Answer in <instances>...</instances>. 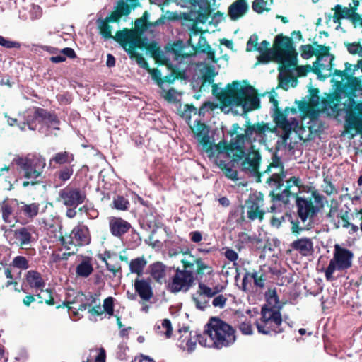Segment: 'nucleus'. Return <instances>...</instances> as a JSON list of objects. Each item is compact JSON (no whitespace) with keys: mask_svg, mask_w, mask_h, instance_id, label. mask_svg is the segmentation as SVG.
Returning a JSON list of instances; mask_svg holds the SVG:
<instances>
[{"mask_svg":"<svg viewBox=\"0 0 362 362\" xmlns=\"http://www.w3.org/2000/svg\"><path fill=\"white\" fill-rule=\"evenodd\" d=\"M217 74L214 68L209 66L202 76V83L212 84V93L224 107L234 105L241 106L245 112L257 110L260 107V100L256 89L250 86H241L238 81L228 83L225 89L218 92V85L214 83V77Z\"/></svg>","mask_w":362,"mask_h":362,"instance_id":"obj_1","label":"nucleus"},{"mask_svg":"<svg viewBox=\"0 0 362 362\" xmlns=\"http://www.w3.org/2000/svg\"><path fill=\"white\" fill-rule=\"evenodd\" d=\"M257 57V63L267 64L275 59L281 66L280 72H289V67L296 65L298 53L293 46L292 37L282 33L277 35L274 40L272 49L262 50Z\"/></svg>","mask_w":362,"mask_h":362,"instance_id":"obj_2","label":"nucleus"},{"mask_svg":"<svg viewBox=\"0 0 362 362\" xmlns=\"http://www.w3.org/2000/svg\"><path fill=\"white\" fill-rule=\"evenodd\" d=\"M235 333L232 326L219 318L212 317L206 325L203 335L197 336V340L202 346L221 349L235 343Z\"/></svg>","mask_w":362,"mask_h":362,"instance_id":"obj_3","label":"nucleus"},{"mask_svg":"<svg viewBox=\"0 0 362 362\" xmlns=\"http://www.w3.org/2000/svg\"><path fill=\"white\" fill-rule=\"evenodd\" d=\"M361 83L356 79L353 93L344 103L345 112V127L348 130H356L362 133V100L356 101L358 94L362 95Z\"/></svg>","mask_w":362,"mask_h":362,"instance_id":"obj_4","label":"nucleus"},{"mask_svg":"<svg viewBox=\"0 0 362 362\" xmlns=\"http://www.w3.org/2000/svg\"><path fill=\"white\" fill-rule=\"evenodd\" d=\"M21 171L23 173L25 179L40 178L45 168V159L40 155H30L26 156H17L13 160Z\"/></svg>","mask_w":362,"mask_h":362,"instance_id":"obj_5","label":"nucleus"},{"mask_svg":"<svg viewBox=\"0 0 362 362\" xmlns=\"http://www.w3.org/2000/svg\"><path fill=\"white\" fill-rule=\"evenodd\" d=\"M356 79L344 81L341 79L340 81L332 79L334 82V91L329 93L325 98L322 100V104L324 108H331L333 110L338 107L339 104L341 103L343 98L349 99V96L354 93V84Z\"/></svg>","mask_w":362,"mask_h":362,"instance_id":"obj_6","label":"nucleus"},{"mask_svg":"<svg viewBox=\"0 0 362 362\" xmlns=\"http://www.w3.org/2000/svg\"><path fill=\"white\" fill-rule=\"evenodd\" d=\"M261 318L256 322L259 333L269 334L271 332L276 334L281 332L282 318L279 310L264 306L261 310Z\"/></svg>","mask_w":362,"mask_h":362,"instance_id":"obj_7","label":"nucleus"},{"mask_svg":"<svg viewBox=\"0 0 362 362\" xmlns=\"http://www.w3.org/2000/svg\"><path fill=\"white\" fill-rule=\"evenodd\" d=\"M326 217L329 223L334 226H357V224L362 226V208L349 213L331 206Z\"/></svg>","mask_w":362,"mask_h":362,"instance_id":"obj_8","label":"nucleus"},{"mask_svg":"<svg viewBox=\"0 0 362 362\" xmlns=\"http://www.w3.org/2000/svg\"><path fill=\"white\" fill-rule=\"evenodd\" d=\"M353 254L347 249L341 247L339 245H334L333 258L330 260L327 268L325 271L327 280L333 279V274L336 270L343 271L351 266Z\"/></svg>","mask_w":362,"mask_h":362,"instance_id":"obj_9","label":"nucleus"},{"mask_svg":"<svg viewBox=\"0 0 362 362\" xmlns=\"http://www.w3.org/2000/svg\"><path fill=\"white\" fill-rule=\"evenodd\" d=\"M272 168H279V171L272 173L267 179L266 183L271 188L269 196L272 197V201L275 202H279L276 197L281 192L282 188L285 187L284 180L286 176V172L284 170V165L281 163L280 159L277 157L267 166V168L263 173H268Z\"/></svg>","mask_w":362,"mask_h":362,"instance_id":"obj_10","label":"nucleus"},{"mask_svg":"<svg viewBox=\"0 0 362 362\" xmlns=\"http://www.w3.org/2000/svg\"><path fill=\"white\" fill-rule=\"evenodd\" d=\"M33 119L40 125L38 129L39 132L46 136L51 135V129H60L59 127L60 120L57 115L54 112L48 111L44 108L37 107L33 114Z\"/></svg>","mask_w":362,"mask_h":362,"instance_id":"obj_11","label":"nucleus"},{"mask_svg":"<svg viewBox=\"0 0 362 362\" xmlns=\"http://www.w3.org/2000/svg\"><path fill=\"white\" fill-rule=\"evenodd\" d=\"M143 33H131L129 28L116 32L114 40L117 42L122 48L129 54V49L135 50V48L144 49L148 40L142 36Z\"/></svg>","mask_w":362,"mask_h":362,"instance_id":"obj_12","label":"nucleus"},{"mask_svg":"<svg viewBox=\"0 0 362 362\" xmlns=\"http://www.w3.org/2000/svg\"><path fill=\"white\" fill-rule=\"evenodd\" d=\"M194 278L187 270L177 269L175 274L167 284V289L177 293L181 291L187 292L192 286Z\"/></svg>","mask_w":362,"mask_h":362,"instance_id":"obj_13","label":"nucleus"},{"mask_svg":"<svg viewBox=\"0 0 362 362\" xmlns=\"http://www.w3.org/2000/svg\"><path fill=\"white\" fill-rule=\"evenodd\" d=\"M61 230L62 228H59V235L57 238L65 247H69L70 245H85L90 242L88 228H74L71 233L65 235L62 234Z\"/></svg>","mask_w":362,"mask_h":362,"instance_id":"obj_14","label":"nucleus"},{"mask_svg":"<svg viewBox=\"0 0 362 362\" xmlns=\"http://www.w3.org/2000/svg\"><path fill=\"white\" fill-rule=\"evenodd\" d=\"M86 198V193L80 188L67 186L59 191L57 201L68 207L76 208L83 203Z\"/></svg>","mask_w":362,"mask_h":362,"instance_id":"obj_15","label":"nucleus"},{"mask_svg":"<svg viewBox=\"0 0 362 362\" xmlns=\"http://www.w3.org/2000/svg\"><path fill=\"white\" fill-rule=\"evenodd\" d=\"M181 262L183 264L184 270L189 272L194 279L202 276L206 271L207 274L211 272V267L201 258H197L189 254L184 255Z\"/></svg>","mask_w":362,"mask_h":362,"instance_id":"obj_16","label":"nucleus"},{"mask_svg":"<svg viewBox=\"0 0 362 362\" xmlns=\"http://www.w3.org/2000/svg\"><path fill=\"white\" fill-rule=\"evenodd\" d=\"M241 163V170L245 173H250L257 178V182H261V177L264 175L263 172H259V165L261 162V155L257 150H252L246 156Z\"/></svg>","mask_w":362,"mask_h":362,"instance_id":"obj_17","label":"nucleus"},{"mask_svg":"<svg viewBox=\"0 0 362 362\" xmlns=\"http://www.w3.org/2000/svg\"><path fill=\"white\" fill-rule=\"evenodd\" d=\"M264 205V195L261 192L251 194L246 202L247 208V217L250 220L259 219L262 221L265 214L262 209Z\"/></svg>","mask_w":362,"mask_h":362,"instance_id":"obj_18","label":"nucleus"},{"mask_svg":"<svg viewBox=\"0 0 362 362\" xmlns=\"http://www.w3.org/2000/svg\"><path fill=\"white\" fill-rule=\"evenodd\" d=\"M226 152L227 155L232 158V162L237 163L243 160L245 156V149L243 147H236L235 144H228L226 141L223 140L217 144L213 146V157L216 154H220Z\"/></svg>","mask_w":362,"mask_h":362,"instance_id":"obj_19","label":"nucleus"},{"mask_svg":"<svg viewBox=\"0 0 362 362\" xmlns=\"http://www.w3.org/2000/svg\"><path fill=\"white\" fill-rule=\"evenodd\" d=\"M344 66V70L334 69L330 74L333 76L339 77L344 81L355 78L360 81L361 89H362V59H359L356 64L346 62Z\"/></svg>","mask_w":362,"mask_h":362,"instance_id":"obj_20","label":"nucleus"},{"mask_svg":"<svg viewBox=\"0 0 362 362\" xmlns=\"http://www.w3.org/2000/svg\"><path fill=\"white\" fill-rule=\"evenodd\" d=\"M296 204L298 215L303 223L308 219L311 222L318 213V207H315L310 199L296 196Z\"/></svg>","mask_w":362,"mask_h":362,"instance_id":"obj_21","label":"nucleus"},{"mask_svg":"<svg viewBox=\"0 0 362 362\" xmlns=\"http://www.w3.org/2000/svg\"><path fill=\"white\" fill-rule=\"evenodd\" d=\"M286 185H285L284 189L281 191L280 194H279L276 198L278 201L281 202L283 203H288L289 201V198L293 196L296 197L298 196V192H293L291 191V188L293 186H296L298 188L302 187V181L301 179L298 177L293 176L290 177L288 180L286 181Z\"/></svg>","mask_w":362,"mask_h":362,"instance_id":"obj_22","label":"nucleus"},{"mask_svg":"<svg viewBox=\"0 0 362 362\" xmlns=\"http://www.w3.org/2000/svg\"><path fill=\"white\" fill-rule=\"evenodd\" d=\"M192 6L198 7L197 19L200 23H205L210 17L212 9L209 0H185Z\"/></svg>","mask_w":362,"mask_h":362,"instance_id":"obj_23","label":"nucleus"},{"mask_svg":"<svg viewBox=\"0 0 362 362\" xmlns=\"http://www.w3.org/2000/svg\"><path fill=\"white\" fill-rule=\"evenodd\" d=\"M134 288L143 300L148 301L153 295L150 279H136L134 281Z\"/></svg>","mask_w":362,"mask_h":362,"instance_id":"obj_24","label":"nucleus"},{"mask_svg":"<svg viewBox=\"0 0 362 362\" xmlns=\"http://www.w3.org/2000/svg\"><path fill=\"white\" fill-rule=\"evenodd\" d=\"M75 160L74 155L67 151H59L56 153L49 160V165L54 168L57 166H64L68 165H74Z\"/></svg>","mask_w":362,"mask_h":362,"instance_id":"obj_25","label":"nucleus"},{"mask_svg":"<svg viewBox=\"0 0 362 362\" xmlns=\"http://www.w3.org/2000/svg\"><path fill=\"white\" fill-rule=\"evenodd\" d=\"M291 247L304 257L309 256L313 252V243L310 238L298 239L291 243Z\"/></svg>","mask_w":362,"mask_h":362,"instance_id":"obj_26","label":"nucleus"},{"mask_svg":"<svg viewBox=\"0 0 362 362\" xmlns=\"http://www.w3.org/2000/svg\"><path fill=\"white\" fill-rule=\"evenodd\" d=\"M149 14L148 11H145L141 18H139L134 21V28L132 29H129V31H131V33H144L148 27L150 26H156L158 25L162 20L159 19L154 23H151L148 21Z\"/></svg>","mask_w":362,"mask_h":362,"instance_id":"obj_27","label":"nucleus"},{"mask_svg":"<svg viewBox=\"0 0 362 362\" xmlns=\"http://www.w3.org/2000/svg\"><path fill=\"white\" fill-rule=\"evenodd\" d=\"M249 7L247 0H236L228 7V16L233 21H236L243 16Z\"/></svg>","mask_w":362,"mask_h":362,"instance_id":"obj_28","label":"nucleus"},{"mask_svg":"<svg viewBox=\"0 0 362 362\" xmlns=\"http://www.w3.org/2000/svg\"><path fill=\"white\" fill-rule=\"evenodd\" d=\"M25 279L30 287L34 289L35 293L39 292V290H42L45 287V282L41 274L36 271H28Z\"/></svg>","mask_w":362,"mask_h":362,"instance_id":"obj_29","label":"nucleus"},{"mask_svg":"<svg viewBox=\"0 0 362 362\" xmlns=\"http://www.w3.org/2000/svg\"><path fill=\"white\" fill-rule=\"evenodd\" d=\"M287 116L288 115L284 110L281 111V109H277L274 111L273 119L277 127L281 129L286 133H289L292 127L287 119Z\"/></svg>","mask_w":362,"mask_h":362,"instance_id":"obj_30","label":"nucleus"},{"mask_svg":"<svg viewBox=\"0 0 362 362\" xmlns=\"http://www.w3.org/2000/svg\"><path fill=\"white\" fill-rule=\"evenodd\" d=\"M168 267L160 262H156L150 266V274L158 283L165 282Z\"/></svg>","mask_w":362,"mask_h":362,"instance_id":"obj_31","label":"nucleus"},{"mask_svg":"<svg viewBox=\"0 0 362 362\" xmlns=\"http://www.w3.org/2000/svg\"><path fill=\"white\" fill-rule=\"evenodd\" d=\"M292 66H290L291 68ZM293 67L296 68L297 76L298 77L305 76L309 72L313 71L314 74H317L318 76L321 75V69H325V65L324 64L320 63L317 61L313 62V66L310 65H304V66H293Z\"/></svg>","mask_w":362,"mask_h":362,"instance_id":"obj_32","label":"nucleus"},{"mask_svg":"<svg viewBox=\"0 0 362 362\" xmlns=\"http://www.w3.org/2000/svg\"><path fill=\"white\" fill-rule=\"evenodd\" d=\"M74 165H64L55 172L54 180L57 185H63L70 180L74 175Z\"/></svg>","mask_w":362,"mask_h":362,"instance_id":"obj_33","label":"nucleus"},{"mask_svg":"<svg viewBox=\"0 0 362 362\" xmlns=\"http://www.w3.org/2000/svg\"><path fill=\"white\" fill-rule=\"evenodd\" d=\"M314 45L317 46V49H315L317 60L318 62L323 59L324 57H329V62L328 65H325V68L327 67V70L332 71L333 66V60L334 59V56L329 53L330 47L329 46H325L322 45H318L317 42H313Z\"/></svg>","mask_w":362,"mask_h":362,"instance_id":"obj_34","label":"nucleus"},{"mask_svg":"<svg viewBox=\"0 0 362 362\" xmlns=\"http://www.w3.org/2000/svg\"><path fill=\"white\" fill-rule=\"evenodd\" d=\"M195 52L206 54L209 59L214 60L215 52L208 44L206 37L202 35H199L198 42L195 45Z\"/></svg>","mask_w":362,"mask_h":362,"instance_id":"obj_35","label":"nucleus"},{"mask_svg":"<svg viewBox=\"0 0 362 362\" xmlns=\"http://www.w3.org/2000/svg\"><path fill=\"white\" fill-rule=\"evenodd\" d=\"M40 204L37 203H31L29 204L25 202H21L18 206L20 214H23L26 218L32 219L38 214Z\"/></svg>","mask_w":362,"mask_h":362,"instance_id":"obj_36","label":"nucleus"},{"mask_svg":"<svg viewBox=\"0 0 362 362\" xmlns=\"http://www.w3.org/2000/svg\"><path fill=\"white\" fill-rule=\"evenodd\" d=\"M216 164L221 169L226 177L233 181L238 180V172L233 168V164L232 166H229V164L218 158L216 159Z\"/></svg>","mask_w":362,"mask_h":362,"instance_id":"obj_37","label":"nucleus"},{"mask_svg":"<svg viewBox=\"0 0 362 362\" xmlns=\"http://www.w3.org/2000/svg\"><path fill=\"white\" fill-rule=\"evenodd\" d=\"M93 271V265L90 259H83L76 268V275L79 277L87 278Z\"/></svg>","mask_w":362,"mask_h":362,"instance_id":"obj_38","label":"nucleus"},{"mask_svg":"<svg viewBox=\"0 0 362 362\" xmlns=\"http://www.w3.org/2000/svg\"><path fill=\"white\" fill-rule=\"evenodd\" d=\"M146 264L147 262L144 257H137L130 261L129 270L131 273L136 274L138 276H141L143 274Z\"/></svg>","mask_w":362,"mask_h":362,"instance_id":"obj_39","label":"nucleus"},{"mask_svg":"<svg viewBox=\"0 0 362 362\" xmlns=\"http://www.w3.org/2000/svg\"><path fill=\"white\" fill-rule=\"evenodd\" d=\"M179 332H185V339H187L185 344H184V341L179 344L180 348L183 350H187L189 353L192 352L196 347V341L192 340L191 332H189L188 327H184L182 329H179Z\"/></svg>","mask_w":362,"mask_h":362,"instance_id":"obj_40","label":"nucleus"},{"mask_svg":"<svg viewBox=\"0 0 362 362\" xmlns=\"http://www.w3.org/2000/svg\"><path fill=\"white\" fill-rule=\"evenodd\" d=\"M332 10L334 11V13L332 16L334 23L340 24L341 19H349L351 12L348 7H343L341 5L337 4Z\"/></svg>","mask_w":362,"mask_h":362,"instance_id":"obj_41","label":"nucleus"},{"mask_svg":"<svg viewBox=\"0 0 362 362\" xmlns=\"http://www.w3.org/2000/svg\"><path fill=\"white\" fill-rule=\"evenodd\" d=\"M223 288L222 286H216L213 288H210L203 283H199L198 291L209 300L211 298L221 292Z\"/></svg>","mask_w":362,"mask_h":362,"instance_id":"obj_42","label":"nucleus"},{"mask_svg":"<svg viewBox=\"0 0 362 362\" xmlns=\"http://www.w3.org/2000/svg\"><path fill=\"white\" fill-rule=\"evenodd\" d=\"M170 71V74L162 77V85L163 83H173L174 81L177 79H185V72L184 71H180L177 68H176L174 65L173 69H169Z\"/></svg>","mask_w":362,"mask_h":362,"instance_id":"obj_43","label":"nucleus"},{"mask_svg":"<svg viewBox=\"0 0 362 362\" xmlns=\"http://www.w3.org/2000/svg\"><path fill=\"white\" fill-rule=\"evenodd\" d=\"M127 1L132 2V5H128L126 2L122 0L119 1L116 7V11L121 14V16H128L131 9L135 8L138 4L137 0H127Z\"/></svg>","mask_w":362,"mask_h":362,"instance_id":"obj_44","label":"nucleus"},{"mask_svg":"<svg viewBox=\"0 0 362 362\" xmlns=\"http://www.w3.org/2000/svg\"><path fill=\"white\" fill-rule=\"evenodd\" d=\"M259 237L257 238L256 235H251L245 233H242L239 234V238L243 243H262L266 240L267 237L261 230H259Z\"/></svg>","mask_w":362,"mask_h":362,"instance_id":"obj_45","label":"nucleus"},{"mask_svg":"<svg viewBox=\"0 0 362 362\" xmlns=\"http://www.w3.org/2000/svg\"><path fill=\"white\" fill-rule=\"evenodd\" d=\"M157 333L161 336H165V338L169 339L173 332V327L171 322L168 319L162 320L161 325H156Z\"/></svg>","mask_w":362,"mask_h":362,"instance_id":"obj_46","label":"nucleus"},{"mask_svg":"<svg viewBox=\"0 0 362 362\" xmlns=\"http://www.w3.org/2000/svg\"><path fill=\"white\" fill-rule=\"evenodd\" d=\"M86 362H105V352L103 348L90 350Z\"/></svg>","mask_w":362,"mask_h":362,"instance_id":"obj_47","label":"nucleus"},{"mask_svg":"<svg viewBox=\"0 0 362 362\" xmlns=\"http://www.w3.org/2000/svg\"><path fill=\"white\" fill-rule=\"evenodd\" d=\"M245 212L243 206L238 207L230 213L228 221L231 224H242L245 221Z\"/></svg>","mask_w":362,"mask_h":362,"instance_id":"obj_48","label":"nucleus"},{"mask_svg":"<svg viewBox=\"0 0 362 362\" xmlns=\"http://www.w3.org/2000/svg\"><path fill=\"white\" fill-rule=\"evenodd\" d=\"M192 300L197 308L204 310L209 306V300L199 291L193 296Z\"/></svg>","mask_w":362,"mask_h":362,"instance_id":"obj_49","label":"nucleus"},{"mask_svg":"<svg viewBox=\"0 0 362 362\" xmlns=\"http://www.w3.org/2000/svg\"><path fill=\"white\" fill-rule=\"evenodd\" d=\"M248 276H250L252 279H253L255 286H257L259 288L264 287L265 279L263 278L262 275H259L258 273L254 272L252 274H247L243 277L242 284H243V287L244 290H246V281H247Z\"/></svg>","mask_w":362,"mask_h":362,"instance_id":"obj_50","label":"nucleus"},{"mask_svg":"<svg viewBox=\"0 0 362 362\" xmlns=\"http://www.w3.org/2000/svg\"><path fill=\"white\" fill-rule=\"evenodd\" d=\"M113 207L120 211H127L130 203L127 199L122 195H117L112 202Z\"/></svg>","mask_w":362,"mask_h":362,"instance_id":"obj_51","label":"nucleus"},{"mask_svg":"<svg viewBox=\"0 0 362 362\" xmlns=\"http://www.w3.org/2000/svg\"><path fill=\"white\" fill-rule=\"evenodd\" d=\"M1 211L4 221L11 224L10 226H15V223L13 221L16 217L13 215L12 207L8 204H4L1 207Z\"/></svg>","mask_w":362,"mask_h":362,"instance_id":"obj_52","label":"nucleus"},{"mask_svg":"<svg viewBox=\"0 0 362 362\" xmlns=\"http://www.w3.org/2000/svg\"><path fill=\"white\" fill-rule=\"evenodd\" d=\"M13 234L16 240L21 242V245H25L30 243V234L26 228H21L15 230Z\"/></svg>","mask_w":362,"mask_h":362,"instance_id":"obj_53","label":"nucleus"},{"mask_svg":"<svg viewBox=\"0 0 362 362\" xmlns=\"http://www.w3.org/2000/svg\"><path fill=\"white\" fill-rule=\"evenodd\" d=\"M129 57L131 59H134L138 64V65L146 71L149 69V65L147 61L144 58L141 54L138 53L135 50H132V49H129Z\"/></svg>","mask_w":362,"mask_h":362,"instance_id":"obj_54","label":"nucleus"},{"mask_svg":"<svg viewBox=\"0 0 362 362\" xmlns=\"http://www.w3.org/2000/svg\"><path fill=\"white\" fill-rule=\"evenodd\" d=\"M323 185L322 189L323 192L327 194L331 195L332 194H337V190L335 188L334 185L332 182V179L329 175H323Z\"/></svg>","mask_w":362,"mask_h":362,"instance_id":"obj_55","label":"nucleus"},{"mask_svg":"<svg viewBox=\"0 0 362 362\" xmlns=\"http://www.w3.org/2000/svg\"><path fill=\"white\" fill-rule=\"evenodd\" d=\"M200 144L202 145L204 150L207 153L209 158L213 157V146L214 144L211 142L208 134H204L200 139Z\"/></svg>","mask_w":362,"mask_h":362,"instance_id":"obj_56","label":"nucleus"},{"mask_svg":"<svg viewBox=\"0 0 362 362\" xmlns=\"http://www.w3.org/2000/svg\"><path fill=\"white\" fill-rule=\"evenodd\" d=\"M156 55V56L153 57V58L155 59L156 64L158 65H164L167 67L168 69H173V64L162 50H160V53Z\"/></svg>","mask_w":362,"mask_h":362,"instance_id":"obj_57","label":"nucleus"},{"mask_svg":"<svg viewBox=\"0 0 362 362\" xmlns=\"http://www.w3.org/2000/svg\"><path fill=\"white\" fill-rule=\"evenodd\" d=\"M100 33L105 39L113 38L112 35V27L109 25V22L103 20L99 25Z\"/></svg>","mask_w":362,"mask_h":362,"instance_id":"obj_58","label":"nucleus"},{"mask_svg":"<svg viewBox=\"0 0 362 362\" xmlns=\"http://www.w3.org/2000/svg\"><path fill=\"white\" fill-rule=\"evenodd\" d=\"M300 55L303 59H308L316 56L315 49L311 45H303L300 47Z\"/></svg>","mask_w":362,"mask_h":362,"instance_id":"obj_59","label":"nucleus"},{"mask_svg":"<svg viewBox=\"0 0 362 362\" xmlns=\"http://www.w3.org/2000/svg\"><path fill=\"white\" fill-rule=\"evenodd\" d=\"M37 296L41 300V302L44 301L49 305L54 303L51 291L48 289L45 290L42 288V290H39V292L37 293Z\"/></svg>","mask_w":362,"mask_h":362,"instance_id":"obj_60","label":"nucleus"},{"mask_svg":"<svg viewBox=\"0 0 362 362\" xmlns=\"http://www.w3.org/2000/svg\"><path fill=\"white\" fill-rule=\"evenodd\" d=\"M140 226H158L153 214H146L139 221Z\"/></svg>","mask_w":362,"mask_h":362,"instance_id":"obj_61","label":"nucleus"},{"mask_svg":"<svg viewBox=\"0 0 362 362\" xmlns=\"http://www.w3.org/2000/svg\"><path fill=\"white\" fill-rule=\"evenodd\" d=\"M267 1L264 0H255L252 2V8L257 13H262L264 11H269L270 8L266 7Z\"/></svg>","mask_w":362,"mask_h":362,"instance_id":"obj_62","label":"nucleus"},{"mask_svg":"<svg viewBox=\"0 0 362 362\" xmlns=\"http://www.w3.org/2000/svg\"><path fill=\"white\" fill-rule=\"evenodd\" d=\"M12 266L21 269H27L29 267L28 260L23 256L16 257L13 259Z\"/></svg>","mask_w":362,"mask_h":362,"instance_id":"obj_63","label":"nucleus"},{"mask_svg":"<svg viewBox=\"0 0 362 362\" xmlns=\"http://www.w3.org/2000/svg\"><path fill=\"white\" fill-rule=\"evenodd\" d=\"M144 49H146L152 57L156 56V54L160 53V50H161L160 47L158 45V43L155 41L151 42H147Z\"/></svg>","mask_w":362,"mask_h":362,"instance_id":"obj_64","label":"nucleus"}]
</instances>
